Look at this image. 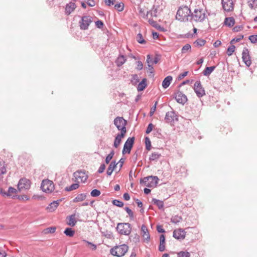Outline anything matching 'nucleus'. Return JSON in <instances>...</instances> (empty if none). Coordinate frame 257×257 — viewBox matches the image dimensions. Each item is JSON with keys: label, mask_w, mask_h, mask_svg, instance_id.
<instances>
[{"label": "nucleus", "mask_w": 257, "mask_h": 257, "mask_svg": "<svg viewBox=\"0 0 257 257\" xmlns=\"http://www.w3.org/2000/svg\"><path fill=\"white\" fill-rule=\"evenodd\" d=\"M191 13L190 9L186 7H180L176 16V19L180 21L188 20V17H190Z\"/></svg>", "instance_id": "1"}, {"label": "nucleus", "mask_w": 257, "mask_h": 257, "mask_svg": "<svg viewBox=\"0 0 257 257\" xmlns=\"http://www.w3.org/2000/svg\"><path fill=\"white\" fill-rule=\"evenodd\" d=\"M159 181V178L157 176H150L141 178L140 182L141 184H144L145 186L149 188H154L156 187Z\"/></svg>", "instance_id": "2"}, {"label": "nucleus", "mask_w": 257, "mask_h": 257, "mask_svg": "<svg viewBox=\"0 0 257 257\" xmlns=\"http://www.w3.org/2000/svg\"><path fill=\"white\" fill-rule=\"evenodd\" d=\"M128 246L125 244L119 246H115L110 250V253L118 257L123 256L128 250Z\"/></svg>", "instance_id": "3"}, {"label": "nucleus", "mask_w": 257, "mask_h": 257, "mask_svg": "<svg viewBox=\"0 0 257 257\" xmlns=\"http://www.w3.org/2000/svg\"><path fill=\"white\" fill-rule=\"evenodd\" d=\"M116 229L120 234L128 235L132 231V225L129 223H118Z\"/></svg>", "instance_id": "4"}, {"label": "nucleus", "mask_w": 257, "mask_h": 257, "mask_svg": "<svg viewBox=\"0 0 257 257\" xmlns=\"http://www.w3.org/2000/svg\"><path fill=\"white\" fill-rule=\"evenodd\" d=\"M190 17L195 22H202L206 18V14L203 10L195 9L191 13Z\"/></svg>", "instance_id": "5"}, {"label": "nucleus", "mask_w": 257, "mask_h": 257, "mask_svg": "<svg viewBox=\"0 0 257 257\" xmlns=\"http://www.w3.org/2000/svg\"><path fill=\"white\" fill-rule=\"evenodd\" d=\"M93 18L90 16H84L81 17V20L79 22L80 29L81 30H86L88 29L90 24L92 22Z\"/></svg>", "instance_id": "6"}, {"label": "nucleus", "mask_w": 257, "mask_h": 257, "mask_svg": "<svg viewBox=\"0 0 257 257\" xmlns=\"http://www.w3.org/2000/svg\"><path fill=\"white\" fill-rule=\"evenodd\" d=\"M41 189L46 193H51L54 189V185L52 181L43 180L41 185Z\"/></svg>", "instance_id": "7"}, {"label": "nucleus", "mask_w": 257, "mask_h": 257, "mask_svg": "<svg viewBox=\"0 0 257 257\" xmlns=\"http://www.w3.org/2000/svg\"><path fill=\"white\" fill-rule=\"evenodd\" d=\"M114 124L120 132L126 133V121L122 117H116L114 120Z\"/></svg>", "instance_id": "8"}, {"label": "nucleus", "mask_w": 257, "mask_h": 257, "mask_svg": "<svg viewBox=\"0 0 257 257\" xmlns=\"http://www.w3.org/2000/svg\"><path fill=\"white\" fill-rule=\"evenodd\" d=\"M193 88L198 98H201L205 95V91L200 81H196L194 84Z\"/></svg>", "instance_id": "9"}, {"label": "nucleus", "mask_w": 257, "mask_h": 257, "mask_svg": "<svg viewBox=\"0 0 257 257\" xmlns=\"http://www.w3.org/2000/svg\"><path fill=\"white\" fill-rule=\"evenodd\" d=\"M135 141L134 137H129L126 142H125L122 151V153L123 155L125 154H130L131 153V150L133 147Z\"/></svg>", "instance_id": "10"}, {"label": "nucleus", "mask_w": 257, "mask_h": 257, "mask_svg": "<svg viewBox=\"0 0 257 257\" xmlns=\"http://www.w3.org/2000/svg\"><path fill=\"white\" fill-rule=\"evenodd\" d=\"M165 120L167 123L172 124L178 121V116L175 111H168L166 113Z\"/></svg>", "instance_id": "11"}, {"label": "nucleus", "mask_w": 257, "mask_h": 257, "mask_svg": "<svg viewBox=\"0 0 257 257\" xmlns=\"http://www.w3.org/2000/svg\"><path fill=\"white\" fill-rule=\"evenodd\" d=\"M173 97L178 103L182 104H184L188 100L186 95L179 90L174 93Z\"/></svg>", "instance_id": "12"}, {"label": "nucleus", "mask_w": 257, "mask_h": 257, "mask_svg": "<svg viewBox=\"0 0 257 257\" xmlns=\"http://www.w3.org/2000/svg\"><path fill=\"white\" fill-rule=\"evenodd\" d=\"M31 186V182L29 180L26 178L21 179L18 184V188L21 191L22 190L29 189Z\"/></svg>", "instance_id": "13"}, {"label": "nucleus", "mask_w": 257, "mask_h": 257, "mask_svg": "<svg viewBox=\"0 0 257 257\" xmlns=\"http://www.w3.org/2000/svg\"><path fill=\"white\" fill-rule=\"evenodd\" d=\"M242 59L245 65L249 67L251 64L250 56L249 53V50L246 48H244L242 52Z\"/></svg>", "instance_id": "14"}, {"label": "nucleus", "mask_w": 257, "mask_h": 257, "mask_svg": "<svg viewBox=\"0 0 257 257\" xmlns=\"http://www.w3.org/2000/svg\"><path fill=\"white\" fill-rule=\"evenodd\" d=\"M223 10L226 12H230L233 10L232 0H221Z\"/></svg>", "instance_id": "15"}, {"label": "nucleus", "mask_w": 257, "mask_h": 257, "mask_svg": "<svg viewBox=\"0 0 257 257\" xmlns=\"http://www.w3.org/2000/svg\"><path fill=\"white\" fill-rule=\"evenodd\" d=\"M186 232L182 229L174 230L173 231V236L177 239H183L185 237Z\"/></svg>", "instance_id": "16"}, {"label": "nucleus", "mask_w": 257, "mask_h": 257, "mask_svg": "<svg viewBox=\"0 0 257 257\" xmlns=\"http://www.w3.org/2000/svg\"><path fill=\"white\" fill-rule=\"evenodd\" d=\"M76 8V5L74 3L70 2L69 3L66 4L65 9V13L66 15H69Z\"/></svg>", "instance_id": "17"}, {"label": "nucleus", "mask_w": 257, "mask_h": 257, "mask_svg": "<svg viewBox=\"0 0 257 257\" xmlns=\"http://www.w3.org/2000/svg\"><path fill=\"white\" fill-rule=\"evenodd\" d=\"M126 133L120 132V134H118L115 138L113 146L117 148L121 142V139L123 138Z\"/></svg>", "instance_id": "18"}, {"label": "nucleus", "mask_w": 257, "mask_h": 257, "mask_svg": "<svg viewBox=\"0 0 257 257\" xmlns=\"http://www.w3.org/2000/svg\"><path fill=\"white\" fill-rule=\"evenodd\" d=\"M141 232L142 233V236H143L144 239L147 240V241H149L150 239V234L148 231L147 227L144 224H143L142 225Z\"/></svg>", "instance_id": "19"}, {"label": "nucleus", "mask_w": 257, "mask_h": 257, "mask_svg": "<svg viewBox=\"0 0 257 257\" xmlns=\"http://www.w3.org/2000/svg\"><path fill=\"white\" fill-rule=\"evenodd\" d=\"M165 236L164 234H161L160 236V244L159 245V250L164 251L165 249Z\"/></svg>", "instance_id": "20"}, {"label": "nucleus", "mask_w": 257, "mask_h": 257, "mask_svg": "<svg viewBox=\"0 0 257 257\" xmlns=\"http://www.w3.org/2000/svg\"><path fill=\"white\" fill-rule=\"evenodd\" d=\"M117 165V163H116L115 161H112L111 162L107 170L106 173L107 175L110 176L112 174V172L116 167Z\"/></svg>", "instance_id": "21"}, {"label": "nucleus", "mask_w": 257, "mask_h": 257, "mask_svg": "<svg viewBox=\"0 0 257 257\" xmlns=\"http://www.w3.org/2000/svg\"><path fill=\"white\" fill-rule=\"evenodd\" d=\"M61 200L54 201L47 206V209L50 212L54 211L58 207Z\"/></svg>", "instance_id": "22"}, {"label": "nucleus", "mask_w": 257, "mask_h": 257, "mask_svg": "<svg viewBox=\"0 0 257 257\" xmlns=\"http://www.w3.org/2000/svg\"><path fill=\"white\" fill-rule=\"evenodd\" d=\"M75 177L76 178H80L81 181L84 182L87 179L88 177L85 175V173L82 171H78L74 173Z\"/></svg>", "instance_id": "23"}, {"label": "nucleus", "mask_w": 257, "mask_h": 257, "mask_svg": "<svg viewBox=\"0 0 257 257\" xmlns=\"http://www.w3.org/2000/svg\"><path fill=\"white\" fill-rule=\"evenodd\" d=\"M75 214H72L69 217H67L68 219V221L67 224L70 226H74L76 225L77 221L75 220Z\"/></svg>", "instance_id": "24"}, {"label": "nucleus", "mask_w": 257, "mask_h": 257, "mask_svg": "<svg viewBox=\"0 0 257 257\" xmlns=\"http://www.w3.org/2000/svg\"><path fill=\"white\" fill-rule=\"evenodd\" d=\"M147 79L144 78L139 83L137 86V90L138 91H143L147 87Z\"/></svg>", "instance_id": "25"}, {"label": "nucleus", "mask_w": 257, "mask_h": 257, "mask_svg": "<svg viewBox=\"0 0 257 257\" xmlns=\"http://www.w3.org/2000/svg\"><path fill=\"white\" fill-rule=\"evenodd\" d=\"M172 79L173 78L171 76H168L165 77L162 82L163 87L165 89L168 88L169 86Z\"/></svg>", "instance_id": "26"}, {"label": "nucleus", "mask_w": 257, "mask_h": 257, "mask_svg": "<svg viewBox=\"0 0 257 257\" xmlns=\"http://www.w3.org/2000/svg\"><path fill=\"white\" fill-rule=\"evenodd\" d=\"M234 23L235 20L233 17L225 18L224 21V25L229 27H232L234 25Z\"/></svg>", "instance_id": "27"}, {"label": "nucleus", "mask_w": 257, "mask_h": 257, "mask_svg": "<svg viewBox=\"0 0 257 257\" xmlns=\"http://www.w3.org/2000/svg\"><path fill=\"white\" fill-rule=\"evenodd\" d=\"M216 66H212L210 67H206L203 71L202 74L204 76H209L215 69Z\"/></svg>", "instance_id": "28"}, {"label": "nucleus", "mask_w": 257, "mask_h": 257, "mask_svg": "<svg viewBox=\"0 0 257 257\" xmlns=\"http://www.w3.org/2000/svg\"><path fill=\"white\" fill-rule=\"evenodd\" d=\"M86 194L81 193L78 194L74 199L73 200V202H78L82 201L86 199Z\"/></svg>", "instance_id": "29"}, {"label": "nucleus", "mask_w": 257, "mask_h": 257, "mask_svg": "<svg viewBox=\"0 0 257 257\" xmlns=\"http://www.w3.org/2000/svg\"><path fill=\"white\" fill-rule=\"evenodd\" d=\"M126 59L123 55H120L117 58L115 63L117 66L119 67L122 65L125 62Z\"/></svg>", "instance_id": "30"}, {"label": "nucleus", "mask_w": 257, "mask_h": 257, "mask_svg": "<svg viewBox=\"0 0 257 257\" xmlns=\"http://www.w3.org/2000/svg\"><path fill=\"white\" fill-rule=\"evenodd\" d=\"M152 202L158 206L159 209L163 208L164 202L163 201L157 199L156 198H153Z\"/></svg>", "instance_id": "31"}, {"label": "nucleus", "mask_w": 257, "mask_h": 257, "mask_svg": "<svg viewBox=\"0 0 257 257\" xmlns=\"http://www.w3.org/2000/svg\"><path fill=\"white\" fill-rule=\"evenodd\" d=\"M64 233L69 237H72L74 235L75 231L71 228L67 227L65 229Z\"/></svg>", "instance_id": "32"}, {"label": "nucleus", "mask_w": 257, "mask_h": 257, "mask_svg": "<svg viewBox=\"0 0 257 257\" xmlns=\"http://www.w3.org/2000/svg\"><path fill=\"white\" fill-rule=\"evenodd\" d=\"M79 183H74V184H72V185H71L69 186L66 187L65 188V190L66 191L69 192V191H73L74 190L77 189V188H79Z\"/></svg>", "instance_id": "33"}, {"label": "nucleus", "mask_w": 257, "mask_h": 257, "mask_svg": "<svg viewBox=\"0 0 257 257\" xmlns=\"http://www.w3.org/2000/svg\"><path fill=\"white\" fill-rule=\"evenodd\" d=\"M205 43V40L201 39H198L194 42V44L195 47H199L204 46Z\"/></svg>", "instance_id": "34"}, {"label": "nucleus", "mask_w": 257, "mask_h": 257, "mask_svg": "<svg viewBox=\"0 0 257 257\" xmlns=\"http://www.w3.org/2000/svg\"><path fill=\"white\" fill-rule=\"evenodd\" d=\"M161 156V154L160 153L154 152L150 156L149 160L151 161H155L159 159Z\"/></svg>", "instance_id": "35"}, {"label": "nucleus", "mask_w": 257, "mask_h": 257, "mask_svg": "<svg viewBox=\"0 0 257 257\" xmlns=\"http://www.w3.org/2000/svg\"><path fill=\"white\" fill-rule=\"evenodd\" d=\"M182 220V218L180 216L175 215L171 217V221L172 223L177 224V223L180 222Z\"/></svg>", "instance_id": "36"}, {"label": "nucleus", "mask_w": 257, "mask_h": 257, "mask_svg": "<svg viewBox=\"0 0 257 257\" xmlns=\"http://www.w3.org/2000/svg\"><path fill=\"white\" fill-rule=\"evenodd\" d=\"M136 39L137 42L141 44H144L146 43V41L143 38V35L141 33H139Z\"/></svg>", "instance_id": "37"}, {"label": "nucleus", "mask_w": 257, "mask_h": 257, "mask_svg": "<svg viewBox=\"0 0 257 257\" xmlns=\"http://www.w3.org/2000/svg\"><path fill=\"white\" fill-rule=\"evenodd\" d=\"M114 155V152L113 150H111L110 153L106 157L105 162L106 164H108L110 160L112 159Z\"/></svg>", "instance_id": "38"}, {"label": "nucleus", "mask_w": 257, "mask_h": 257, "mask_svg": "<svg viewBox=\"0 0 257 257\" xmlns=\"http://www.w3.org/2000/svg\"><path fill=\"white\" fill-rule=\"evenodd\" d=\"M235 46L233 45L229 46L227 49L226 53L227 55L229 56L232 55L235 50Z\"/></svg>", "instance_id": "39"}, {"label": "nucleus", "mask_w": 257, "mask_h": 257, "mask_svg": "<svg viewBox=\"0 0 257 257\" xmlns=\"http://www.w3.org/2000/svg\"><path fill=\"white\" fill-rule=\"evenodd\" d=\"M124 8V5L122 3L116 4L114 5V8L118 12H121L123 11Z\"/></svg>", "instance_id": "40"}, {"label": "nucleus", "mask_w": 257, "mask_h": 257, "mask_svg": "<svg viewBox=\"0 0 257 257\" xmlns=\"http://www.w3.org/2000/svg\"><path fill=\"white\" fill-rule=\"evenodd\" d=\"M112 203L113 205L116 206L117 207H123V206L124 205L122 201L119 200H117V199L113 200L112 201Z\"/></svg>", "instance_id": "41"}, {"label": "nucleus", "mask_w": 257, "mask_h": 257, "mask_svg": "<svg viewBox=\"0 0 257 257\" xmlns=\"http://www.w3.org/2000/svg\"><path fill=\"white\" fill-rule=\"evenodd\" d=\"M145 144L146 150L149 151L151 148V142L150 139L148 137L145 138Z\"/></svg>", "instance_id": "42"}, {"label": "nucleus", "mask_w": 257, "mask_h": 257, "mask_svg": "<svg viewBox=\"0 0 257 257\" xmlns=\"http://www.w3.org/2000/svg\"><path fill=\"white\" fill-rule=\"evenodd\" d=\"M248 6L251 9H254L257 7V0H249Z\"/></svg>", "instance_id": "43"}, {"label": "nucleus", "mask_w": 257, "mask_h": 257, "mask_svg": "<svg viewBox=\"0 0 257 257\" xmlns=\"http://www.w3.org/2000/svg\"><path fill=\"white\" fill-rule=\"evenodd\" d=\"M100 194V191L96 189L92 190L90 192L91 196L94 197L99 196Z\"/></svg>", "instance_id": "44"}, {"label": "nucleus", "mask_w": 257, "mask_h": 257, "mask_svg": "<svg viewBox=\"0 0 257 257\" xmlns=\"http://www.w3.org/2000/svg\"><path fill=\"white\" fill-rule=\"evenodd\" d=\"M124 210L126 211V212L129 215L130 219L131 220H133L134 218V213L132 211V210L128 207H125L124 208Z\"/></svg>", "instance_id": "45"}, {"label": "nucleus", "mask_w": 257, "mask_h": 257, "mask_svg": "<svg viewBox=\"0 0 257 257\" xmlns=\"http://www.w3.org/2000/svg\"><path fill=\"white\" fill-rule=\"evenodd\" d=\"M178 257H190V254L188 251H180L177 254Z\"/></svg>", "instance_id": "46"}, {"label": "nucleus", "mask_w": 257, "mask_h": 257, "mask_svg": "<svg viewBox=\"0 0 257 257\" xmlns=\"http://www.w3.org/2000/svg\"><path fill=\"white\" fill-rule=\"evenodd\" d=\"M7 172L6 167L5 165L4 162H0V175H3Z\"/></svg>", "instance_id": "47"}, {"label": "nucleus", "mask_w": 257, "mask_h": 257, "mask_svg": "<svg viewBox=\"0 0 257 257\" xmlns=\"http://www.w3.org/2000/svg\"><path fill=\"white\" fill-rule=\"evenodd\" d=\"M191 45L189 44H186L182 47V53H185L188 50L191 51Z\"/></svg>", "instance_id": "48"}, {"label": "nucleus", "mask_w": 257, "mask_h": 257, "mask_svg": "<svg viewBox=\"0 0 257 257\" xmlns=\"http://www.w3.org/2000/svg\"><path fill=\"white\" fill-rule=\"evenodd\" d=\"M17 190L13 187H10L9 188L7 196H11L12 194L16 193Z\"/></svg>", "instance_id": "49"}, {"label": "nucleus", "mask_w": 257, "mask_h": 257, "mask_svg": "<svg viewBox=\"0 0 257 257\" xmlns=\"http://www.w3.org/2000/svg\"><path fill=\"white\" fill-rule=\"evenodd\" d=\"M83 241L86 242L88 246H89L93 250H95L96 249L97 246L93 243L88 241L86 240H83Z\"/></svg>", "instance_id": "50"}, {"label": "nucleus", "mask_w": 257, "mask_h": 257, "mask_svg": "<svg viewBox=\"0 0 257 257\" xmlns=\"http://www.w3.org/2000/svg\"><path fill=\"white\" fill-rule=\"evenodd\" d=\"M243 35H239L238 36V37L237 38H233V39L231 40V41H230V44H232L234 42H239L240 40H241V39H242L243 38Z\"/></svg>", "instance_id": "51"}, {"label": "nucleus", "mask_w": 257, "mask_h": 257, "mask_svg": "<svg viewBox=\"0 0 257 257\" xmlns=\"http://www.w3.org/2000/svg\"><path fill=\"white\" fill-rule=\"evenodd\" d=\"M149 13H150L151 17H157L158 13L157 8H155V6H154L152 10L150 11Z\"/></svg>", "instance_id": "52"}, {"label": "nucleus", "mask_w": 257, "mask_h": 257, "mask_svg": "<svg viewBox=\"0 0 257 257\" xmlns=\"http://www.w3.org/2000/svg\"><path fill=\"white\" fill-rule=\"evenodd\" d=\"M56 227L52 226L48 227L46 229V233H54L56 231Z\"/></svg>", "instance_id": "53"}, {"label": "nucleus", "mask_w": 257, "mask_h": 257, "mask_svg": "<svg viewBox=\"0 0 257 257\" xmlns=\"http://www.w3.org/2000/svg\"><path fill=\"white\" fill-rule=\"evenodd\" d=\"M158 102L156 101L155 103V104L151 108L150 111L149 113L150 116H152L154 112H155L156 110V106L157 105Z\"/></svg>", "instance_id": "54"}, {"label": "nucleus", "mask_w": 257, "mask_h": 257, "mask_svg": "<svg viewBox=\"0 0 257 257\" xmlns=\"http://www.w3.org/2000/svg\"><path fill=\"white\" fill-rule=\"evenodd\" d=\"M249 40L252 43H257V35H251L249 37Z\"/></svg>", "instance_id": "55"}, {"label": "nucleus", "mask_w": 257, "mask_h": 257, "mask_svg": "<svg viewBox=\"0 0 257 257\" xmlns=\"http://www.w3.org/2000/svg\"><path fill=\"white\" fill-rule=\"evenodd\" d=\"M95 25L97 28L101 29L103 27L104 24L102 21L98 20L95 22Z\"/></svg>", "instance_id": "56"}, {"label": "nucleus", "mask_w": 257, "mask_h": 257, "mask_svg": "<svg viewBox=\"0 0 257 257\" xmlns=\"http://www.w3.org/2000/svg\"><path fill=\"white\" fill-rule=\"evenodd\" d=\"M153 124L151 123H149L147 126V128L146 131V133L147 134H150L152 131L153 130Z\"/></svg>", "instance_id": "57"}, {"label": "nucleus", "mask_w": 257, "mask_h": 257, "mask_svg": "<svg viewBox=\"0 0 257 257\" xmlns=\"http://www.w3.org/2000/svg\"><path fill=\"white\" fill-rule=\"evenodd\" d=\"M105 168H106L105 165L104 164H102L100 165V166L99 167V168L97 171V172L99 174L103 173L104 172V170L105 169Z\"/></svg>", "instance_id": "58"}, {"label": "nucleus", "mask_w": 257, "mask_h": 257, "mask_svg": "<svg viewBox=\"0 0 257 257\" xmlns=\"http://www.w3.org/2000/svg\"><path fill=\"white\" fill-rule=\"evenodd\" d=\"M103 233V235L108 238H111L112 235V233L111 231H108L106 230L105 232H102Z\"/></svg>", "instance_id": "59"}, {"label": "nucleus", "mask_w": 257, "mask_h": 257, "mask_svg": "<svg viewBox=\"0 0 257 257\" xmlns=\"http://www.w3.org/2000/svg\"><path fill=\"white\" fill-rule=\"evenodd\" d=\"M87 4L90 7H94L95 5L94 0H85Z\"/></svg>", "instance_id": "60"}, {"label": "nucleus", "mask_w": 257, "mask_h": 257, "mask_svg": "<svg viewBox=\"0 0 257 257\" xmlns=\"http://www.w3.org/2000/svg\"><path fill=\"white\" fill-rule=\"evenodd\" d=\"M243 29V27L242 26H235L232 30L234 32H238L241 31Z\"/></svg>", "instance_id": "61"}, {"label": "nucleus", "mask_w": 257, "mask_h": 257, "mask_svg": "<svg viewBox=\"0 0 257 257\" xmlns=\"http://www.w3.org/2000/svg\"><path fill=\"white\" fill-rule=\"evenodd\" d=\"M188 73V71H185L183 73L180 74L178 76V79L179 80L183 79L184 77L186 76Z\"/></svg>", "instance_id": "62"}, {"label": "nucleus", "mask_w": 257, "mask_h": 257, "mask_svg": "<svg viewBox=\"0 0 257 257\" xmlns=\"http://www.w3.org/2000/svg\"><path fill=\"white\" fill-rule=\"evenodd\" d=\"M105 4L108 6H110L114 4L115 0H104Z\"/></svg>", "instance_id": "63"}, {"label": "nucleus", "mask_w": 257, "mask_h": 257, "mask_svg": "<svg viewBox=\"0 0 257 257\" xmlns=\"http://www.w3.org/2000/svg\"><path fill=\"white\" fill-rule=\"evenodd\" d=\"M157 230L159 233H164L165 230L163 228V227L161 225H157Z\"/></svg>", "instance_id": "64"}]
</instances>
